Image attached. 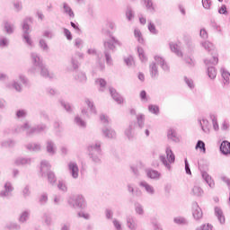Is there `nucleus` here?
Wrapping results in <instances>:
<instances>
[{
	"instance_id": "obj_1",
	"label": "nucleus",
	"mask_w": 230,
	"mask_h": 230,
	"mask_svg": "<svg viewBox=\"0 0 230 230\" xmlns=\"http://www.w3.org/2000/svg\"><path fill=\"white\" fill-rule=\"evenodd\" d=\"M88 155L95 165L102 164V142L97 141L88 146Z\"/></svg>"
},
{
	"instance_id": "obj_2",
	"label": "nucleus",
	"mask_w": 230,
	"mask_h": 230,
	"mask_svg": "<svg viewBox=\"0 0 230 230\" xmlns=\"http://www.w3.org/2000/svg\"><path fill=\"white\" fill-rule=\"evenodd\" d=\"M121 46V42L118 40H116L114 37H111V40L104 41V57L106 59L107 66H112V57L111 56V53H114V50L116 49V45Z\"/></svg>"
},
{
	"instance_id": "obj_3",
	"label": "nucleus",
	"mask_w": 230,
	"mask_h": 230,
	"mask_svg": "<svg viewBox=\"0 0 230 230\" xmlns=\"http://www.w3.org/2000/svg\"><path fill=\"white\" fill-rule=\"evenodd\" d=\"M48 130V126L44 123L38 124L34 127L30 126L29 122H25L22 125L18 132H26L27 136H33L35 134H42V132H46Z\"/></svg>"
},
{
	"instance_id": "obj_4",
	"label": "nucleus",
	"mask_w": 230,
	"mask_h": 230,
	"mask_svg": "<svg viewBox=\"0 0 230 230\" xmlns=\"http://www.w3.org/2000/svg\"><path fill=\"white\" fill-rule=\"evenodd\" d=\"M49 170H51V164H49V162L41 161V164H40L41 176L44 177V175H47L49 184L53 186V184L57 182V176L55 175V172Z\"/></svg>"
},
{
	"instance_id": "obj_5",
	"label": "nucleus",
	"mask_w": 230,
	"mask_h": 230,
	"mask_svg": "<svg viewBox=\"0 0 230 230\" xmlns=\"http://www.w3.org/2000/svg\"><path fill=\"white\" fill-rule=\"evenodd\" d=\"M165 154H166V156L164 155H161L159 156V159H160L162 164H164V166H165V168L169 172H171L172 164H173V163H175V154H173V151H172V148H170V147H166Z\"/></svg>"
},
{
	"instance_id": "obj_6",
	"label": "nucleus",
	"mask_w": 230,
	"mask_h": 230,
	"mask_svg": "<svg viewBox=\"0 0 230 230\" xmlns=\"http://www.w3.org/2000/svg\"><path fill=\"white\" fill-rule=\"evenodd\" d=\"M204 63L206 64V66H208V77L211 80H215V78H217V69H215V66H217L218 64V54H215L212 57V59H205Z\"/></svg>"
},
{
	"instance_id": "obj_7",
	"label": "nucleus",
	"mask_w": 230,
	"mask_h": 230,
	"mask_svg": "<svg viewBox=\"0 0 230 230\" xmlns=\"http://www.w3.org/2000/svg\"><path fill=\"white\" fill-rule=\"evenodd\" d=\"M30 24H31V18H25L22 24V37L28 46H32L33 42L31 41V38H30Z\"/></svg>"
},
{
	"instance_id": "obj_8",
	"label": "nucleus",
	"mask_w": 230,
	"mask_h": 230,
	"mask_svg": "<svg viewBox=\"0 0 230 230\" xmlns=\"http://www.w3.org/2000/svg\"><path fill=\"white\" fill-rule=\"evenodd\" d=\"M31 58L33 64V66L29 70L30 73H37V69H39V67H42V66L44 65L42 63V59H40V57L39 56V54L32 52L31 54Z\"/></svg>"
},
{
	"instance_id": "obj_9",
	"label": "nucleus",
	"mask_w": 230,
	"mask_h": 230,
	"mask_svg": "<svg viewBox=\"0 0 230 230\" xmlns=\"http://www.w3.org/2000/svg\"><path fill=\"white\" fill-rule=\"evenodd\" d=\"M85 103L89 109V111L86 110H82V114H85L86 118H91L93 115H96V107L94 106V102L90 99H85Z\"/></svg>"
},
{
	"instance_id": "obj_10",
	"label": "nucleus",
	"mask_w": 230,
	"mask_h": 230,
	"mask_svg": "<svg viewBox=\"0 0 230 230\" xmlns=\"http://www.w3.org/2000/svg\"><path fill=\"white\" fill-rule=\"evenodd\" d=\"M84 196L82 195H77L68 200V204L72 206V208H84Z\"/></svg>"
},
{
	"instance_id": "obj_11",
	"label": "nucleus",
	"mask_w": 230,
	"mask_h": 230,
	"mask_svg": "<svg viewBox=\"0 0 230 230\" xmlns=\"http://www.w3.org/2000/svg\"><path fill=\"white\" fill-rule=\"evenodd\" d=\"M68 172L70 175H72L73 179H78L80 169H78V164L76 162H70L68 164Z\"/></svg>"
},
{
	"instance_id": "obj_12",
	"label": "nucleus",
	"mask_w": 230,
	"mask_h": 230,
	"mask_svg": "<svg viewBox=\"0 0 230 230\" xmlns=\"http://www.w3.org/2000/svg\"><path fill=\"white\" fill-rule=\"evenodd\" d=\"M192 217L194 220H200L203 217L202 208L199 207V203L197 202L192 203Z\"/></svg>"
},
{
	"instance_id": "obj_13",
	"label": "nucleus",
	"mask_w": 230,
	"mask_h": 230,
	"mask_svg": "<svg viewBox=\"0 0 230 230\" xmlns=\"http://www.w3.org/2000/svg\"><path fill=\"white\" fill-rule=\"evenodd\" d=\"M126 226L129 230L137 229V220L134 217V216H128L126 217Z\"/></svg>"
},
{
	"instance_id": "obj_14",
	"label": "nucleus",
	"mask_w": 230,
	"mask_h": 230,
	"mask_svg": "<svg viewBox=\"0 0 230 230\" xmlns=\"http://www.w3.org/2000/svg\"><path fill=\"white\" fill-rule=\"evenodd\" d=\"M12 191H13V187H12V183L10 182H6L4 184V190H2L0 192V197L2 198H8V197H12Z\"/></svg>"
},
{
	"instance_id": "obj_15",
	"label": "nucleus",
	"mask_w": 230,
	"mask_h": 230,
	"mask_svg": "<svg viewBox=\"0 0 230 230\" xmlns=\"http://www.w3.org/2000/svg\"><path fill=\"white\" fill-rule=\"evenodd\" d=\"M219 150L223 155H230V142L225 140L221 143Z\"/></svg>"
},
{
	"instance_id": "obj_16",
	"label": "nucleus",
	"mask_w": 230,
	"mask_h": 230,
	"mask_svg": "<svg viewBox=\"0 0 230 230\" xmlns=\"http://www.w3.org/2000/svg\"><path fill=\"white\" fill-rule=\"evenodd\" d=\"M155 60L156 64L161 66V67L164 71H165L167 73L170 71V66H168V64L166 63L164 58H163L159 56H155Z\"/></svg>"
},
{
	"instance_id": "obj_17",
	"label": "nucleus",
	"mask_w": 230,
	"mask_h": 230,
	"mask_svg": "<svg viewBox=\"0 0 230 230\" xmlns=\"http://www.w3.org/2000/svg\"><path fill=\"white\" fill-rule=\"evenodd\" d=\"M46 150L49 155H55L57 154V146L51 140L47 141Z\"/></svg>"
},
{
	"instance_id": "obj_18",
	"label": "nucleus",
	"mask_w": 230,
	"mask_h": 230,
	"mask_svg": "<svg viewBox=\"0 0 230 230\" xmlns=\"http://www.w3.org/2000/svg\"><path fill=\"white\" fill-rule=\"evenodd\" d=\"M139 186L140 188H144L148 195H155V189H154V186L148 184L146 181H140Z\"/></svg>"
},
{
	"instance_id": "obj_19",
	"label": "nucleus",
	"mask_w": 230,
	"mask_h": 230,
	"mask_svg": "<svg viewBox=\"0 0 230 230\" xmlns=\"http://www.w3.org/2000/svg\"><path fill=\"white\" fill-rule=\"evenodd\" d=\"M201 176L202 179H204V181L207 182V184H208L209 188H215V181H213V178H211V176L208 172L202 171Z\"/></svg>"
},
{
	"instance_id": "obj_20",
	"label": "nucleus",
	"mask_w": 230,
	"mask_h": 230,
	"mask_svg": "<svg viewBox=\"0 0 230 230\" xmlns=\"http://www.w3.org/2000/svg\"><path fill=\"white\" fill-rule=\"evenodd\" d=\"M33 162V160L31 158H22V157H19L15 160V164L16 166H26V165H30L31 164V163Z\"/></svg>"
},
{
	"instance_id": "obj_21",
	"label": "nucleus",
	"mask_w": 230,
	"mask_h": 230,
	"mask_svg": "<svg viewBox=\"0 0 230 230\" xmlns=\"http://www.w3.org/2000/svg\"><path fill=\"white\" fill-rule=\"evenodd\" d=\"M102 134L104 137H107L108 139H114V137H116V131L111 128H102Z\"/></svg>"
},
{
	"instance_id": "obj_22",
	"label": "nucleus",
	"mask_w": 230,
	"mask_h": 230,
	"mask_svg": "<svg viewBox=\"0 0 230 230\" xmlns=\"http://www.w3.org/2000/svg\"><path fill=\"white\" fill-rule=\"evenodd\" d=\"M198 121L203 132H205V134H209V121L208 119H199Z\"/></svg>"
},
{
	"instance_id": "obj_23",
	"label": "nucleus",
	"mask_w": 230,
	"mask_h": 230,
	"mask_svg": "<svg viewBox=\"0 0 230 230\" xmlns=\"http://www.w3.org/2000/svg\"><path fill=\"white\" fill-rule=\"evenodd\" d=\"M215 215L218 219L219 224H226V217L224 216V212L222 211V208L216 207Z\"/></svg>"
},
{
	"instance_id": "obj_24",
	"label": "nucleus",
	"mask_w": 230,
	"mask_h": 230,
	"mask_svg": "<svg viewBox=\"0 0 230 230\" xmlns=\"http://www.w3.org/2000/svg\"><path fill=\"white\" fill-rule=\"evenodd\" d=\"M38 71H40V75L43 76V78H52L53 77V75L49 74V71L44 65H41V66L36 68V73Z\"/></svg>"
},
{
	"instance_id": "obj_25",
	"label": "nucleus",
	"mask_w": 230,
	"mask_h": 230,
	"mask_svg": "<svg viewBox=\"0 0 230 230\" xmlns=\"http://www.w3.org/2000/svg\"><path fill=\"white\" fill-rule=\"evenodd\" d=\"M63 13L68 15L70 19H75V12H73V9L67 3H63Z\"/></svg>"
},
{
	"instance_id": "obj_26",
	"label": "nucleus",
	"mask_w": 230,
	"mask_h": 230,
	"mask_svg": "<svg viewBox=\"0 0 230 230\" xmlns=\"http://www.w3.org/2000/svg\"><path fill=\"white\" fill-rule=\"evenodd\" d=\"M110 94H111V97L113 98V100L115 102H117V103H123V97H121V95H119V93H118V92H116V89L111 87Z\"/></svg>"
},
{
	"instance_id": "obj_27",
	"label": "nucleus",
	"mask_w": 230,
	"mask_h": 230,
	"mask_svg": "<svg viewBox=\"0 0 230 230\" xmlns=\"http://www.w3.org/2000/svg\"><path fill=\"white\" fill-rule=\"evenodd\" d=\"M74 78L76 82H80L81 84H85V82H87V75L84 72H75Z\"/></svg>"
},
{
	"instance_id": "obj_28",
	"label": "nucleus",
	"mask_w": 230,
	"mask_h": 230,
	"mask_svg": "<svg viewBox=\"0 0 230 230\" xmlns=\"http://www.w3.org/2000/svg\"><path fill=\"white\" fill-rule=\"evenodd\" d=\"M201 46H203L207 51H211L212 58L217 55V50H215V46H213V43L209 41H204L201 43Z\"/></svg>"
},
{
	"instance_id": "obj_29",
	"label": "nucleus",
	"mask_w": 230,
	"mask_h": 230,
	"mask_svg": "<svg viewBox=\"0 0 230 230\" xmlns=\"http://www.w3.org/2000/svg\"><path fill=\"white\" fill-rule=\"evenodd\" d=\"M149 71H150L151 77L154 80H155L157 76H159V70L157 69V65L155 62H153L149 66Z\"/></svg>"
},
{
	"instance_id": "obj_30",
	"label": "nucleus",
	"mask_w": 230,
	"mask_h": 230,
	"mask_svg": "<svg viewBox=\"0 0 230 230\" xmlns=\"http://www.w3.org/2000/svg\"><path fill=\"white\" fill-rule=\"evenodd\" d=\"M146 175L149 179H160L161 178V172H157L156 170L148 169L146 170Z\"/></svg>"
},
{
	"instance_id": "obj_31",
	"label": "nucleus",
	"mask_w": 230,
	"mask_h": 230,
	"mask_svg": "<svg viewBox=\"0 0 230 230\" xmlns=\"http://www.w3.org/2000/svg\"><path fill=\"white\" fill-rule=\"evenodd\" d=\"M7 89H14L16 93H22V85L17 81H13V84L6 85Z\"/></svg>"
},
{
	"instance_id": "obj_32",
	"label": "nucleus",
	"mask_w": 230,
	"mask_h": 230,
	"mask_svg": "<svg viewBox=\"0 0 230 230\" xmlns=\"http://www.w3.org/2000/svg\"><path fill=\"white\" fill-rule=\"evenodd\" d=\"M4 29L7 35H12L15 31V26L8 22H4Z\"/></svg>"
},
{
	"instance_id": "obj_33",
	"label": "nucleus",
	"mask_w": 230,
	"mask_h": 230,
	"mask_svg": "<svg viewBox=\"0 0 230 230\" xmlns=\"http://www.w3.org/2000/svg\"><path fill=\"white\" fill-rule=\"evenodd\" d=\"M191 195L194 197H202L204 195V190L199 186L195 185L191 190Z\"/></svg>"
},
{
	"instance_id": "obj_34",
	"label": "nucleus",
	"mask_w": 230,
	"mask_h": 230,
	"mask_svg": "<svg viewBox=\"0 0 230 230\" xmlns=\"http://www.w3.org/2000/svg\"><path fill=\"white\" fill-rule=\"evenodd\" d=\"M169 46L172 53H175L177 57H182V51H181V49H179V45L175 43H170Z\"/></svg>"
},
{
	"instance_id": "obj_35",
	"label": "nucleus",
	"mask_w": 230,
	"mask_h": 230,
	"mask_svg": "<svg viewBox=\"0 0 230 230\" xmlns=\"http://www.w3.org/2000/svg\"><path fill=\"white\" fill-rule=\"evenodd\" d=\"M168 139H172L174 143H179L180 139L177 137V132L173 129H170L167 133Z\"/></svg>"
},
{
	"instance_id": "obj_36",
	"label": "nucleus",
	"mask_w": 230,
	"mask_h": 230,
	"mask_svg": "<svg viewBox=\"0 0 230 230\" xmlns=\"http://www.w3.org/2000/svg\"><path fill=\"white\" fill-rule=\"evenodd\" d=\"M10 46V39L5 36H0V48L3 49L4 48H8Z\"/></svg>"
},
{
	"instance_id": "obj_37",
	"label": "nucleus",
	"mask_w": 230,
	"mask_h": 230,
	"mask_svg": "<svg viewBox=\"0 0 230 230\" xmlns=\"http://www.w3.org/2000/svg\"><path fill=\"white\" fill-rule=\"evenodd\" d=\"M136 127V122H132L128 128L125 130V134L128 139H132L134 137V134L132 133V130H134V128Z\"/></svg>"
},
{
	"instance_id": "obj_38",
	"label": "nucleus",
	"mask_w": 230,
	"mask_h": 230,
	"mask_svg": "<svg viewBox=\"0 0 230 230\" xmlns=\"http://www.w3.org/2000/svg\"><path fill=\"white\" fill-rule=\"evenodd\" d=\"M174 224L178 226H188L189 222L186 220V217H176L173 218Z\"/></svg>"
},
{
	"instance_id": "obj_39",
	"label": "nucleus",
	"mask_w": 230,
	"mask_h": 230,
	"mask_svg": "<svg viewBox=\"0 0 230 230\" xmlns=\"http://www.w3.org/2000/svg\"><path fill=\"white\" fill-rule=\"evenodd\" d=\"M28 218H30V211L25 210V211H23V212L21 214V216H20V217H19V222H20L21 224H24V223L28 222Z\"/></svg>"
},
{
	"instance_id": "obj_40",
	"label": "nucleus",
	"mask_w": 230,
	"mask_h": 230,
	"mask_svg": "<svg viewBox=\"0 0 230 230\" xmlns=\"http://www.w3.org/2000/svg\"><path fill=\"white\" fill-rule=\"evenodd\" d=\"M26 148L31 152H40V144H29L26 146Z\"/></svg>"
},
{
	"instance_id": "obj_41",
	"label": "nucleus",
	"mask_w": 230,
	"mask_h": 230,
	"mask_svg": "<svg viewBox=\"0 0 230 230\" xmlns=\"http://www.w3.org/2000/svg\"><path fill=\"white\" fill-rule=\"evenodd\" d=\"M143 1L146 4V8L147 12L154 13V12H155V8L154 7V3L152 2V0H143Z\"/></svg>"
},
{
	"instance_id": "obj_42",
	"label": "nucleus",
	"mask_w": 230,
	"mask_h": 230,
	"mask_svg": "<svg viewBox=\"0 0 230 230\" xmlns=\"http://www.w3.org/2000/svg\"><path fill=\"white\" fill-rule=\"evenodd\" d=\"M137 121L139 128H143L145 127V114L140 113L137 115Z\"/></svg>"
},
{
	"instance_id": "obj_43",
	"label": "nucleus",
	"mask_w": 230,
	"mask_h": 230,
	"mask_svg": "<svg viewBox=\"0 0 230 230\" xmlns=\"http://www.w3.org/2000/svg\"><path fill=\"white\" fill-rule=\"evenodd\" d=\"M75 123L77 125V127H80L81 128H85V127H87V123L84 122V120L82 119V118H80L79 116H76L75 118Z\"/></svg>"
},
{
	"instance_id": "obj_44",
	"label": "nucleus",
	"mask_w": 230,
	"mask_h": 230,
	"mask_svg": "<svg viewBox=\"0 0 230 230\" xmlns=\"http://www.w3.org/2000/svg\"><path fill=\"white\" fill-rule=\"evenodd\" d=\"M148 111L151 112V114H155V116H159V106L150 104L148 106Z\"/></svg>"
},
{
	"instance_id": "obj_45",
	"label": "nucleus",
	"mask_w": 230,
	"mask_h": 230,
	"mask_svg": "<svg viewBox=\"0 0 230 230\" xmlns=\"http://www.w3.org/2000/svg\"><path fill=\"white\" fill-rule=\"evenodd\" d=\"M134 36H135L136 39H137V41L140 44H143V42H144L143 34L141 33V31H139V29H135Z\"/></svg>"
},
{
	"instance_id": "obj_46",
	"label": "nucleus",
	"mask_w": 230,
	"mask_h": 230,
	"mask_svg": "<svg viewBox=\"0 0 230 230\" xmlns=\"http://www.w3.org/2000/svg\"><path fill=\"white\" fill-rule=\"evenodd\" d=\"M137 53L141 62H147L148 58H146V55H145V50H143L142 48L137 49Z\"/></svg>"
},
{
	"instance_id": "obj_47",
	"label": "nucleus",
	"mask_w": 230,
	"mask_h": 230,
	"mask_svg": "<svg viewBox=\"0 0 230 230\" xmlns=\"http://www.w3.org/2000/svg\"><path fill=\"white\" fill-rule=\"evenodd\" d=\"M39 46L41 49H43V51H49V47L48 46L46 40L40 39L39 42Z\"/></svg>"
},
{
	"instance_id": "obj_48",
	"label": "nucleus",
	"mask_w": 230,
	"mask_h": 230,
	"mask_svg": "<svg viewBox=\"0 0 230 230\" xmlns=\"http://www.w3.org/2000/svg\"><path fill=\"white\" fill-rule=\"evenodd\" d=\"M196 150H202L204 154H206V144L202 140H199L195 146Z\"/></svg>"
},
{
	"instance_id": "obj_49",
	"label": "nucleus",
	"mask_w": 230,
	"mask_h": 230,
	"mask_svg": "<svg viewBox=\"0 0 230 230\" xmlns=\"http://www.w3.org/2000/svg\"><path fill=\"white\" fill-rule=\"evenodd\" d=\"M60 104L66 111V112H73V107H71V104L69 102H66L64 101H60Z\"/></svg>"
},
{
	"instance_id": "obj_50",
	"label": "nucleus",
	"mask_w": 230,
	"mask_h": 230,
	"mask_svg": "<svg viewBox=\"0 0 230 230\" xmlns=\"http://www.w3.org/2000/svg\"><path fill=\"white\" fill-rule=\"evenodd\" d=\"M222 78L224 80V84H230V73L223 70L222 71Z\"/></svg>"
},
{
	"instance_id": "obj_51",
	"label": "nucleus",
	"mask_w": 230,
	"mask_h": 230,
	"mask_svg": "<svg viewBox=\"0 0 230 230\" xmlns=\"http://www.w3.org/2000/svg\"><path fill=\"white\" fill-rule=\"evenodd\" d=\"M95 84L100 85V91H103L104 87L107 85V81H105V79L100 78L95 80Z\"/></svg>"
},
{
	"instance_id": "obj_52",
	"label": "nucleus",
	"mask_w": 230,
	"mask_h": 230,
	"mask_svg": "<svg viewBox=\"0 0 230 230\" xmlns=\"http://www.w3.org/2000/svg\"><path fill=\"white\" fill-rule=\"evenodd\" d=\"M210 119L212 120V125H213L214 130H218V121L217 119V115L211 114Z\"/></svg>"
},
{
	"instance_id": "obj_53",
	"label": "nucleus",
	"mask_w": 230,
	"mask_h": 230,
	"mask_svg": "<svg viewBox=\"0 0 230 230\" xmlns=\"http://www.w3.org/2000/svg\"><path fill=\"white\" fill-rule=\"evenodd\" d=\"M140 99H141V102H143L144 103H146L148 100H150V97H148V95L146 94V91L142 90L140 92Z\"/></svg>"
},
{
	"instance_id": "obj_54",
	"label": "nucleus",
	"mask_w": 230,
	"mask_h": 230,
	"mask_svg": "<svg viewBox=\"0 0 230 230\" xmlns=\"http://www.w3.org/2000/svg\"><path fill=\"white\" fill-rule=\"evenodd\" d=\"M126 17L128 21H132L134 19V11H132V8L128 7L126 10Z\"/></svg>"
},
{
	"instance_id": "obj_55",
	"label": "nucleus",
	"mask_w": 230,
	"mask_h": 230,
	"mask_svg": "<svg viewBox=\"0 0 230 230\" xmlns=\"http://www.w3.org/2000/svg\"><path fill=\"white\" fill-rule=\"evenodd\" d=\"M2 146H4V148L15 146V141H13V140H5V141L2 142Z\"/></svg>"
},
{
	"instance_id": "obj_56",
	"label": "nucleus",
	"mask_w": 230,
	"mask_h": 230,
	"mask_svg": "<svg viewBox=\"0 0 230 230\" xmlns=\"http://www.w3.org/2000/svg\"><path fill=\"white\" fill-rule=\"evenodd\" d=\"M135 211L137 213V215H143L145 213L143 206L139 203H135Z\"/></svg>"
},
{
	"instance_id": "obj_57",
	"label": "nucleus",
	"mask_w": 230,
	"mask_h": 230,
	"mask_svg": "<svg viewBox=\"0 0 230 230\" xmlns=\"http://www.w3.org/2000/svg\"><path fill=\"white\" fill-rule=\"evenodd\" d=\"M58 188L61 191H64V192L67 191V186L66 185V181H58Z\"/></svg>"
},
{
	"instance_id": "obj_58",
	"label": "nucleus",
	"mask_w": 230,
	"mask_h": 230,
	"mask_svg": "<svg viewBox=\"0 0 230 230\" xmlns=\"http://www.w3.org/2000/svg\"><path fill=\"white\" fill-rule=\"evenodd\" d=\"M100 119L103 124V126L105 127V128H107V127L109 126V117L105 116L104 114H102L100 116Z\"/></svg>"
},
{
	"instance_id": "obj_59",
	"label": "nucleus",
	"mask_w": 230,
	"mask_h": 230,
	"mask_svg": "<svg viewBox=\"0 0 230 230\" xmlns=\"http://www.w3.org/2000/svg\"><path fill=\"white\" fill-rule=\"evenodd\" d=\"M26 116H28L26 110H19L16 111V118H26Z\"/></svg>"
},
{
	"instance_id": "obj_60",
	"label": "nucleus",
	"mask_w": 230,
	"mask_h": 230,
	"mask_svg": "<svg viewBox=\"0 0 230 230\" xmlns=\"http://www.w3.org/2000/svg\"><path fill=\"white\" fill-rule=\"evenodd\" d=\"M46 92H47V94H49V96H57V94H58V91L51 87L47 88Z\"/></svg>"
},
{
	"instance_id": "obj_61",
	"label": "nucleus",
	"mask_w": 230,
	"mask_h": 230,
	"mask_svg": "<svg viewBox=\"0 0 230 230\" xmlns=\"http://www.w3.org/2000/svg\"><path fill=\"white\" fill-rule=\"evenodd\" d=\"M185 63L189 67H195V59L191 58H185Z\"/></svg>"
},
{
	"instance_id": "obj_62",
	"label": "nucleus",
	"mask_w": 230,
	"mask_h": 230,
	"mask_svg": "<svg viewBox=\"0 0 230 230\" xmlns=\"http://www.w3.org/2000/svg\"><path fill=\"white\" fill-rule=\"evenodd\" d=\"M148 30L150 33H153V35H157V29H155V25L152 23V22L148 24Z\"/></svg>"
},
{
	"instance_id": "obj_63",
	"label": "nucleus",
	"mask_w": 230,
	"mask_h": 230,
	"mask_svg": "<svg viewBox=\"0 0 230 230\" xmlns=\"http://www.w3.org/2000/svg\"><path fill=\"white\" fill-rule=\"evenodd\" d=\"M75 46H76L78 49L84 48V40L80 38H77L75 40Z\"/></svg>"
},
{
	"instance_id": "obj_64",
	"label": "nucleus",
	"mask_w": 230,
	"mask_h": 230,
	"mask_svg": "<svg viewBox=\"0 0 230 230\" xmlns=\"http://www.w3.org/2000/svg\"><path fill=\"white\" fill-rule=\"evenodd\" d=\"M9 229H13V230H20L21 229V225L17 224V223H11L8 226Z\"/></svg>"
}]
</instances>
